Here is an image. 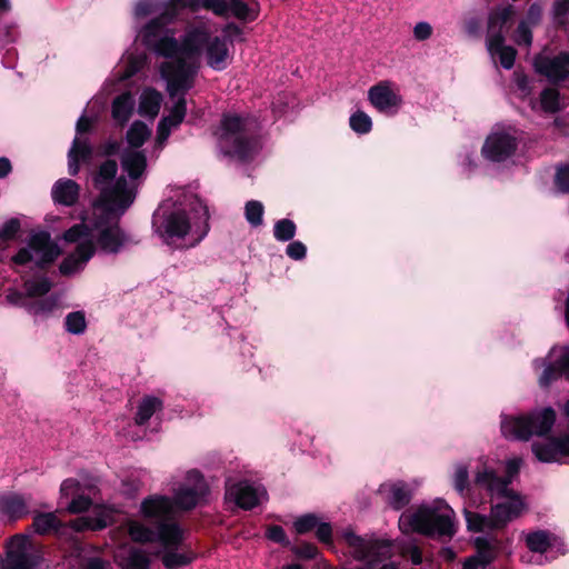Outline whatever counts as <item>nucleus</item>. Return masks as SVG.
<instances>
[{
  "label": "nucleus",
  "mask_w": 569,
  "mask_h": 569,
  "mask_svg": "<svg viewBox=\"0 0 569 569\" xmlns=\"http://www.w3.org/2000/svg\"><path fill=\"white\" fill-rule=\"evenodd\" d=\"M211 32L204 27L188 30L181 41V54L191 59L199 57L211 38Z\"/></svg>",
  "instance_id": "nucleus-19"
},
{
  "label": "nucleus",
  "mask_w": 569,
  "mask_h": 569,
  "mask_svg": "<svg viewBox=\"0 0 569 569\" xmlns=\"http://www.w3.org/2000/svg\"><path fill=\"white\" fill-rule=\"evenodd\" d=\"M118 566L120 569H150L151 559L144 550L131 547L127 555L119 559Z\"/></svg>",
  "instance_id": "nucleus-29"
},
{
  "label": "nucleus",
  "mask_w": 569,
  "mask_h": 569,
  "mask_svg": "<svg viewBox=\"0 0 569 569\" xmlns=\"http://www.w3.org/2000/svg\"><path fill=\"white\" fill-rule=\"evenodd\" d=\"M147 49L156 52L160 57L168 59L176 58V60L179 58V53H181V44L176 38L169 36L156 40Z\"/></svg>",
  "instance_id": "nucleus-34"
},
{
  "label": "nucleus",
  "mask_w": 569,
  "mask_h": 569,
  "mask_svg": "<svg viewBox=\"0 0 569 569\" xmlns=\"http://www.w3.org/2000/svg\"><path fill=\"white\" fill-rule=\"evenodd\" d=\"M133 200L134 194L128 189L126 178L119 177L112 187L104 188L100 192L98 200V207L102 210L100 216L121 219Z\"/></svg>",
  "instance_id": "nucleus-7"
},
{
  "label": "nucleus",
  "mask_w": 569,
  "mask_h": 569,
  "mask_svg": "<svg viewBox=\"0 0 569 569\" xmlns=\"http://www.w3.org/2000/svg\"><path fill=\"white\" fill-rule=\"evenodd\" d=\"M319 517L316 513H306L303 516L298 517L293 522V529L297 535H307L313 530L319 522Z\"/></svg>",
  "instance_id": "nucleus-55"
},
{
  "label": "nucleus",
  "mask_w": 569,
  "mask_h": 569,
  "mask_svg": "<svg viewBox=\"0 0 569 569\" xmlns=\"http://www.w3.org/2000/svg\"><path fill=\"white\" fill-rule=\"evenodd\" d=\"M150 137L151 130L141 120L133 121L126 133L127 142L133 150L141 148Z\"/></svg>",
  "instance_id": "nucleus-35"
},
{
  "label": "nucleus",
  "mask_w": 569,
  "mask_h": 569,
  "mask_svg": "<svg viewBox=\"0 0 569 569\" xmlns=\"http://www.w3.org/2000/svg\"><path fill=\"white\" fill-rule=\"evenodd\" d=\"M229 58V48L226 39L218 36H211L206 46L207 64L216 71H222L227 68Z\"/></svg>",
  "instance_id": "nucleus-21"
},
{
  "label": "nucleus",
  "mask_w": 569,
  "mask_h": 569,
  "mask_svg": "<svg viewBox=\"0 0 569 569\" xmlns=\"http://www.w3.org/2000/svg\"><path fill=\"white\" fill-rule=\"evenodd\" d=\"M508 499L505 502L491 505V531L501 530L513 519L518 518L525 509V502L519 492L516 497H503Z\"/></svg>",
  "instance_id": "nucleus-13"
},
{
  "label": "nucleus",
  "mask_w": 569,
  "mask_h": 569,
  "mask_svg": "<svg viewBox=\"0 0 569 569\" xmlns=\"http://www.w3.org/2000/svg\"><path fill=\"white\" fill-rule=\"evenodd\" d=\"M297 231L296 223L287 218L278 220L273 226V237L280 242L291 241Z\"/></svg>",
  "instance_id": "nucleus-49"
},
{
  "label": "nucleus",
  "mask_w": 569,
  "mask_h": 569,
  "mask_svg": "<svg viewBox=\"0 0 569 569\" xmlns=\"http://www.w3.org/2000/svg\"><path fill=\"white\" fill-rule=\"evenodd\" d=\"M163 407V402L161 399L153 396H146L142 398L141 402L138 406L134 422L138 426L146 425L150 418L154 415L156 411L161 410Z\"/></svg>",
  "instance_id": "nucleus-32"
},
{
  "label": "nucleus",
  "mask_w": 569,
  "mask_h": 569,
  "mask_svg": "<svg viewBox=\"0 0 569 569\" xmlns=\"http://www.w3.org/2000/svg\"><path fill=\"white\" fill-rule=\"evenodd\" d=\"M229 11L239 20L253 21L257 13L242 0H229Z\"/></svg>",
  "instance_id": "nucleus-54"
},
{
  "label": "nucleus",
  "mask_w": 569,
  "mask_h": 569,
  "mask_svg": "<svg viewBox=\"0 0 569 569\" xmlns=\"http://www.w3.org/2000/svg\"><path fill=\"white\" fill-rule=\"evenodd\" d=\"M350 128L359 134L369 133L372 129L371 118L363 111L358 110L350 116Z\"/></svg>",
  "instance_id": "nucleus-53"
},
{
  "label": "nucleus",
  "mask_w": 569,
  "mask_h": 569,
  "mask_svg": "<svg viewBox=\"0 0 569 569\" xmlns=\"http://www.w3.org/2000/svg\"><path fill=\"white\" fill-rule=\"evenodd\" d=\"M94 241L100 251L107 254H118L132 243L131 236L120 226V219L99 216L94 223Z\"/></svg>",
  "instance_id": "nucleus-6"
},
{
  "label": "nucleus",
  "mask_w": 569,
  "mask_h": 569,
  "mask_svg": "<svg viewBox=\"0 0 569 569\" xmlns=\"http://www.w3.org/2000/svg\"><path fill=\"white\" fill-rule=\"evenodd\" d=\"M187 114V100L184 97H180L176 103L173 104L170 113L167 117H163L161 121L170 124L171 127H178L184 120Z\"/></svg>",
  "instance_id": "nucleus-51"
},
{
  "label": "nucleus",
  "mask_w": 569,
  "mask_h": 569,
  "mask_svg": "<svg viewBox=\"0 0 569 569\" xmlns=\"http://www.w3.org/2000/svg\"><path fill=\"white\" fill-rule=\"evenodd\" d=\"M120 163L129 178L137 180L144 173L148 160L144 151L126 149L121 153Z\"/></svg>",
  "instance_id": "nucleus-22"
},
{
  "label": "nucleus",
  "mask_w": 569,
  "mask_h": 569,
  "mask_svg": "<svg viewBox=\"0 0 569 569\" xmlns=\"http://www.w3.org/2000/svg\"><path fill=\"white\" fill-rule=\"evenodd\" d=\"M186 8L197 12V4L193 0H169L163 6V11L159 14L164 22L171 23L179 12Z\"/></svg>",
  "instance_id": "nucleus-40"
},
{
  "label": "nucleus",
  "mask_w": 569,
  "mask_h": 569,
  "mask_svg": "<svg viewBox=\"0 0 569 569\" xmlns=\"http://www.w3.org/2000/svg\"><path fill=\"white\" fill-rule=\"evenodd\" d=\"M263 204L260 201L257 200H250L246 203L244 207V216L247 221L252 227H258L262 224V217H263Z\"/></svg>",
  "instance_id": "nucleus-56"
},
{
  "label": "nucleus",
  "mask_w": 569,
  "mask_h": 569,
  "mask_svg": "<svg viewBox=\"0 0 569 569\" xmlns=\"http://www.w3.org/2000/svg\"><path fill=\"white\" fill-rule=\"evenodd\" d=\"M540 106L547 113H557L561 110L560 92L556 88H545L540 92Z\"/></svg>",
  "instance_id": "nucleus-44"
},
{
  "label": "nucleus",
  "mask_w": 569,
  "mask_h": 569,
  "mask_svg": "<svg viewBox=\"0 0 569 569\" xmlns=\"http://www.w3.org/2000/svg\"><path fill=\"white\" fill-rule=\"evenodd\" d=\"M518 148L516 137L506 132H495L487 137L481 152L486 159L502 162L515 154Z\"/></svg>",
  "instance_id": "nucleus-12"
},
{
  "label": "nucleus",
  "mask_w": 569,
  "mask_h": 569,
  "mask_svg": "<svg viewBox=\"0 0 569 569\" xmlns=\"http://www.w3.org/2000/svg\"><path fill=\"white\" fill-rule=\"evenodd\" d=\"M526 546L531 552L545 553L552 546V535L547 530H536L527 535Z\"/></svg>",
  "instance_id": "nucleus-37"
},
{
  "label": "nucleus",
  "mask_w": 569,
  "mask_h": 569,
  "mask_svg": "<svg viewBox=\"0 0 569 569\" xmlns=\"http://www.w3.org/2000/svg\"><path fill=\"white\" fill-rule=\"evenodd\" d=\"M109 525V517L103 513L97 516H82L69 522V527L76 532L99 531Z\"/></svg>",
  "instance_id": "nucleus-30"
},
{
  "label": "nucleus",
  "mask_w": 569,
  "mask_h": 569,
  "mask_svg": "<svg viewBox=\"0 0 569 569\" xmlns=\"http://www.w3.org/2000/svg\"><path fill=\"white\" fill-rule=\"evenodd\" d=\"M473 483L476 487L486 490L490 498L516 497L517 491L507 488L506 482L502 481L496 469L487 465L477 469Z\"/></svg>",
  "instance_id": "nucleus-16"
},
{
  "label": "nucleus",
  "mask_w": 569,
  "mask_h": 569,
  "mask_svg": "<svg viewBox=\"0 0 569 569\" xmlns=\"http://www.w3.org/2000/svg\"><path fill=\"white\" fill-rule=\"evenodd\" d=\"M221 132L218 138L244 134L246 120L239 114L223 113L220 120Z\"/></svg>",
  "instance_id": "nucleus-33"
},
{
  "label": "nucleus",
  "mask_w": 569,
  "mask_h": 569,
  "mask_svg": "<svg viewBox=\"0 0 569 569\" xmlns=\"http://www.w3.org/2000/svg\"><path fill=\"white\" fill-rule=\"evenodd\" d=\"M227 495L243 510H252L259 505L256 488L247 481H240L227 488Z\"/></svg>",
  "instance_id": "nucleus-20"
},
{
  "label": "nucleus",
  "mask_w": 569,
  "mask_h": 569,
  "mask_svg": "<svg viewBox=\"0 0 569 569\" xmlns=\"http://www.w3.org/2000/svg\"><path fill=\"white\" fill-rule=\"evenodd\" d=\"M129 536L133 542L151 543L154 542L156 528H150L141 522L133 521L129 525Z\"/></svg>",
  "instance_id": "nucleus-43"
},
{
  "label": "nucleus",
  "mask_w": 569,
  "mask_h": 569,
  "mask_svg": "<svg viewBox=\"0 0 569 569\" xmlns=\"http://www.w3.org/2000/svg\"><path fill=\"white\" fill-rule=\"evenodd\" d=\"M198 67L187 62L184 58H178L174 63H164L161 68L163 78L167 79V91L171 98L184 94L193 87Z\"/></svg>",
  "instance_id": "nucleus-8"
},
{
  "label": "nucleus",
  "mask_w": 569,
  "mask_h": 569,
  "mask_svg": "<svg viewBox=\"0 0 569 569\" xmlns=\"http://www.w3.org/2000/svg\"><path fill=\"white\" fill-rule=\"evenodd\" d=\"M39 565V558L31 553L6 552L2 562L3 569H34Z\"/></svg>",
  "instance_id": "nucleus-36"
},
{
  "label": "nucleus",
  "mask_w": 569,
  "mask_h": 569,
  "mask_svg": "<svg viewBox=\"0 0 569 569\" xmlns=\"http://www.w3.org/2000/svg\"><path fill=\"white\" fill-rule=\"evenodd\" d=\"M152 228L169 244L173 239H183L192 224L184 209L158 208L152 216Z\"/></svg>",
  "instance_id": "nucleus-4"
},
{
  "label": "nucleus",
  "mask_w": 569,
  "mask_h": 569,
  "mask_svg": "<svg viewBox=\"0 0 569 569\" xmlns=\"http://www.w3.org/2000/svg\"><path fill=\"white\" fill-rule=\"evenodd\" d=\"M140 512L153 527L159 522L172 520L174 517L172 499L160 495L149 496L142 500Z\"/></svg>",
  "instance_id": "nucleus-15"
},
{
  "label": "nucleus",
  "mask_w": 569,
  "mask_h": 569,
  "mask_svg": "<svg viewBox=\"0 0 569 569\" xmlns=\"http://www.w3.org/2000/svg\"><path fill=\"white\" fill-rule=\"evenodd\" d=\"M341 537L357 561L370 559L371 562H378L392 556V545L388 540L359 536L352 529L343 530Z\"/></svg>",
  "instance_id": "nucleus-5"
},
{
  "label": "nucleus",
  "mask_w": 569,
  "mask_h": 569,
  "mask_svg": "<svg viewBox=\"0 0 569 569\" xmlns=\"http://www.w3.org/2000/svg\"><path fill=\"white\" fill-rule=\"evenodd\" d=\"M23 287L29 299L43 298L51 290L52 283L47 277H42L39 280H26Z\"/></svg>",
  "instance_id": "nucleus-48"
},
{
  "label": "nucleus",
  "mask_w": 569,
  "mask_h": 569,
  "mask_svg": "<svg viewBox=\"0 0 569 569\" xmlns=\"http://www.w3.org/2000/svg\"><path fill=\"white\" fill-rule=\"evenodd\" d=\"M455 490L465 496L470 491L469 471L466 465H457L452 479Z\"/></svg>",
  "instance_id": "nucleus-52"
},
{
  "label": "nucleus",
  "mask_w": 569,
  "mask_h": 569,
  "mask_svg": "<svg viewBox=\"0 0 569 569\" xmlns=\"http://www.w3.org/2000/svg\"><path fill=\"white\" fill-rule=\"evenodd\" d=\"M80 187L71 179H59L52 187L51 196L56 203L71 207L79 199Z\"/></svg>",
  "instance_id": "nucleus-24"
},
{
  "label": "nucleus",
  "mask_w": 569,
  "mask_h": 569,
  "mask_svg": "<svg viewBox=\"0 0 569 569\" xmlns=\"http://www.w3.org/2000/svg\"><path fill=\"white\" fill-rule=\"evenodd\" d=\"M89 236V227L86 223H77L64 231L63 240L69 243H76L82 238H87Z\"/></svg>",
  "instance_id": "nucleus-61"
},
{
  "label": "nucleus",
  "mask_w": 569,
  "mask_h": 569,
  "mask_svg": "<svg viewBox=\"0 0 569 569\" xmlns=\"http://www.w3.org/2000/svg\"><path fill=\"white\" fill-rule=\"evenodd\" d=\"M264 536L268 540L279 543L284 548H288L291 545L284 529L279 525H269L266 529Z\"/></svg>",
  "instance_id": "nucleus-59"
},
{
  "label": "nucleus",
  "mask_w": 569,
  "mask_h": 569,
  "mask_svg": "<svg viewBox=\"0 0 569 569\" xmlns=\"http://www.w3.org/2000/svg\"><path fill=\"white\" fill-rule=\"evenodd\" d=\"M465 519L467 522V529L471 532H483L485 530H491V518L478 512L469 511L465 509Z\"/></svg>",
  "instance_id": "nucleus-45"
},
{
  "label": "nucleus",
  "mask_w": 569,
  "mask_h": 569,
  "mask_svg": "<svg viewBox=\"0 0 569 569\" xmlns=\"http://www.w3.org/2000/svg\"><path fill=\"white\" fill-rule=\"evenodd\" d=\"M378 492L385 495L386 503L396 511L407 507L412 499L409 485L402 480L385 482L380 485Z\"/></svg>",
  "instance_id": "nucleus-17"
},
{
  "label": "nucleus",
  "mask_w": 569,
  "mask_h": 569,
  "mask_svg": "<svg viewBox=\"0 0 569 569\" xmlns=\"http://www.w3.org/2000/svg\"><path fill=\"white\" fill-rule=\"evenodd\" d=\"M31 527L38 535L50 533L59 535L67 527L54 512H37L33 517Z\"/></svg>",
  "instance_id": "nucleus-26"
},
{
  "label": "nucleus",
  "mask_w": 569,
  "mask_h": 569,
  "mask_svg": "<svg viewBox=\"0 0 569 569\" xmlns=\"http://www.w3.org/2000/svg\"><path fill=\"white\" fill-rule=\"evenodd\" d=\"M162 96L156 89L143 91L140 97L138 112L140 116L156 118L160 111Z\"/></svg>",
  "instance_id": "nucleus-31"
},
{
  "label": "nucleus",
  "mask_w": 569,
  "mask_h": 569,
  "mask_svg": "<svg viewBox=\"0 0 569 569\" xmlns=\"http://www.w3.org/2000/svg\"><path fill=\"white\" fill-rule=\"evenodd\" d=\"M56 308L57 301L51 297L40 298L38 300H30L29 305H26V310L28 311V313L34 317L47 318L53 312Z\"/></svg>",
  "instance_id": "nucleus-42"
},
{
  "label": "nucleus",
  "mask_w": 569,
  "mask_h": 569,
  "mask_svg": "<svg viewBox=\"0 0 569 569\" xmlns=\"http://www.w3.org/2000/svg\"><path fill=\"white\" fill-rule=\"evenodd\" d=\"M134 101L130 92H122L117 96L111 104V116L120 124H126L133 112Z\"/></svg>",
  "instance_id": "nucleus-28"
},
{
  "label": "nucleus",
  "mask_w": 569,
  "mask_h": 569,
  "mask_svg": "<svg viewBox=\"0 0 569 569\" xmlns=\"http://www.w3.org/2000/svg\"><path fill=\"white\" fill-rule=\"evenodd\" d=\"M290 551L299 559L311 560L315 559L319 552L316 545L311 542H302L298 546L290 545Z\"/></svg>",
  "instance_id": "nucleus-64"
},
{
  "label": "nucleus",
  "mask_w": 569,
  "mask_h": 569,
  "mask_svg": "<svg viewBox=\"0 0 569 569\" xmlns=\"http://www.w3.org/2000/svg\"><path fill=\"white\" fill-rule=\"evenodd\" d=\"M209 218V210L203 206L201 208V214L199 216L201 223H193V233L196 234L194 244L199 243L208 234L210 230Z\"/></svg>",
  "instance_id": "nucleus-60"
},
{
  "label": "nucleus",
  "mask_w": 569,
  "mask_h": 569,
  "mask_svg": "<svg viewBox=\"0 0 569 569\" xmlns=\"http://www.w3.org/2000/svg\"><path fill=\"white\" fill-rule=\"evenodd\" d=\"M533 66L551 83L563 82L569 78V51H561L551 58L538 54Z\"/></svg>",
  "instance_id": "nucleus-11"
},
{
  "label": "nucleus",
  "mask_w": 569,
  "mask_h": 569,
  "mask_svg": "<svg viewBox=\"0 0 569 569\" xmlns=\"http://www.w3.org/2000/svg\"><path fill=\"white\" fill-rule=\"evenodd\" d=\"M66 331L72 335H81L86 331L87 321L83 311H72L64 319Z\"/></svg>",
  "instance_id": "nucleus-50"
},
{
  "label": "nucleus",
  "mask_w": 569,
  "mask_h": 569,
  "mask_svg": "<svg viewBox=\"0 0 569 569\" xmlns=\"http://www.w3.org/2000/svg\"><path fill=\"white\" fill-rule=\"evenodd\" d=\"M153 556L161 559L166 569H179L189 566L197 558L196 552L191 549H186L182 552H178V549L158 550Z\"/></svg>",
  "instance_id": "nucleus-25"
},
{
  "label": "nucleus",
  "mask_w": 569,
  "mask_h": 569,
  "mask_svg": "<svg viewBox=\"0 0 569 569\" xmlns=\"http://www.w3.org/2000/svg\"><path fill=\"white\" fill-rule=\"evenodd\" d=\"M32 251L40 256L34 261V266L42 271L52 266L62 253L60 247L51 239L48 231H39L30 236L28 247L20 248L11 260L17 266H26L33 261Z\"/></svg>",
  "instance_id": "nucleus-3"
},
{
  "label": "nucleus",
  "mask_w": 569,
  "mask_h": 569,
  "mask_svg": "<svg viewBox=\"0 0 569 569\" xmlns=\"http://www.w3.org/2000/svg\"><path fill=\"white\" fill-rule=\"evenodd\" d=\"M531 450L536 458L541 462L549 463L558 460V455L552 437L548 442L532 443Z\"/></svg>",
  "instance_id": "nucleus-47"
},
{
  "label": "nucleus",
  "mask_w": 569,
  "mask_h": 569,
  "mask_svg": "<svg viewBox=\"0 0 569 569\" xmlns=\"http://www.w3.org/2000/svg\"><path fill=\"white\" fill-rule=\"evenodd\" d=\"M197 11L200 8L212 11L218 17H226L229 12V1L226 0H193Z\"/></svg>",
  "instance_id": "nucleus-57"
},
{
  "label": "nucleus",
  "mask_w": 569,
  "mask_h": 569,
  "mask_svg": "<svg viewBox=\"0 0 569 569\" xmlns=\"http://www.w3.org/2000/svg\"><path fill=\"white\" fill-rule=\"evenodd\" d=\"M168 22H164L160 16L151 19L142 29L141 40L146 48L152 44L156 40L162 38V32L164 28L168 26Z\"/></svg>",
  "instance_id": "nucleus-39"
},
{
  "label": "nucleus",
  "mask_w": 569,
  "mask_h": 569,
  "mask_svg": "<svg viewBox=\"0 0 569 569\" xmlns=\"http://www.w3.org/2000/svg\"><path fill=\"white\" fill-rule=\"evenodd\" d=\"M368 100L381 113L395 116L402 104V98L390 87V82L380 81L368 91Z\"/></svg>",
  "instance_id": "nucleus-14"
},
{
  "label": "nucleus",
  "mask_w": 569,
  "mask_h": 569,
  "mask_svg": "<svg viewBox=\"0 0 569 569\" xmlns=\"http://www.w3.org/2000/svg\"><path fill=\"white\" fill-rule=\"evenodd\" d=\"M118 163L113 159H108L102 162L98 171L93 176V183L96 187L100 184L110 183L117 176Z\"/></svg>",
  "instance_id": "nucleus-46"
},
{
  "label": "nucleus",
  "mask_w": 569,
  "mask_h": 569,
  "mask_svg": "<svg viewBox=\"0 0 569 569\" xmlns=\"http://www.w3.org/2000/svg\"><path fill=\"white\" fill-rule=\"evenodd\" d=\"M0 511L11 520H18L28 515V507L21 495L10 492L0 497Z\"/></svg>",
  "instance_id": "nucleus-27"
},
{
  "label": "nucleus",
  "mask_w": 569,
  "mask_h": 569,
  "mask_svg": "<svg viewBox=\"0 0 569 569\" xmlns=\"http://www.w3.org/2000/svg\"><path fill=\"white\" fill-rule=\"evenodd\" d=\"M515 14L513 7L508 4L502 9L492 10L488 17V30H503Z\"/></svg>",
  "instance_id": "nucleus-41"
},
{
  "label": "nucleus",
  "mask_w": 569,
  "mask_h": 569,
  "mask_svg": "<svg viewBox=\"0 0 569 569\" xmlns=\"http://www.w3.org/2000/svg\"><path fill=\"white\" fill-rule=\"evenodd\" d=\"M556 422V411L551 407L537 412L511 417L501 420V433L506 438L527 441L532 435L547 436Z\"/></svg>",
  "instance_id": "nucleus-2"
},
{
  "label": "nucleus",
  "mask_w": 569,
  "mask_h": 569,
  "mask_svg": "<svg viewBox=\"0 0 569 569\" xmlns=\"http://www.w3.org/2000/svg\"><path fill=\"white\" fill-rule=\"evenodd\" d=\"M73 150V157L82 162H87L92 158L93 149L87 139L76 137L69 151Z\"/></svg>",
  "instance_id": "nucleus-58"
},
{
  "label": "nucleus",
  "mask_w": 569,
  "mask_h": 569,
  "mask_svg": "<svg viewBox=\"0 0 569 569\" xmlns=\"http://www.w3.org/2000/svg\"><path fill=\"white\" fill-rule=\"evenodd\" d=\"M156 528L154 542H159L164 549H179L184 540V532L180 523L172 518L164 522H159Z\"/></svg>",
  "instance_id": "nucleus-18"
},
{
  "label": "nucleus",
  "mask_w": 569,
  "mask_h": 569,
  "mask_svg": "<svg viewBox=\"0 0 569 569\" xmlns=\"http://www.w3.org/2000/svg\"><path fill=\"white\" fill-rule=\"evenodd\" d=\"M30 545V540L28 536L24 535H14L12 536L7 545H6V552H12V553H29L28 547Z\"/></svg>",
  "instance_id": "nucleus-63"
},
{
  "label": "nucleus",
  "mask_w": 569,
  "mask_h": 569,
  "mask_svg": "<svg viewBox=\"0 0 569 569\" xmlns=\"http://www.w3.org/2000/svg\"><path fill=\"white\" fill-rule=\"evenodd\" d=\"M187 480L189 486L181 487L172 500L173 507L189 511L206 501L210 493L209 486L202 473L196 469L188 471Z\"/></svg>",
  "instance_id": "nucleus-9"
},
{
  "label": "nucleus",
  "mask_w": 569,
  "mask_h": 569,
  "mask_svg": "<svg viewBox=\"0 0 569 569\" xmlns=\"http://www.w3.org/2000/svg\"><path fill=\"white\" fill-rule=\"evenodd\" d=\"M473 545L476 548V555L471 557L481 562L482 568H486L496 559L497 552L489 538L477 537Z\"/></svg>",
  "instance_id": "nucleus-38"
},
{
  "label": "nucleus",
  "mask_w": 569,
  "mask_h": 569,
  "mask_svg": "<svg viewBox=\"0 0 569 569\" xmlns=\"http://www.w3.org/2000/svg\"><path fill=\"white\" fill-rule=\"evenodd\" d=\"M562 376L569 380V348H566L556 361L546 366L539 378V385L540 387L548 388Z\"/></svg>",
  "instance_id": "nucleus-23"
},
{
  "label": "nucleus",
  "mask_w": 569,
  "mask_h": 569,
  "mask_svg": "<svg viewBox=\"0 0 569 569\" xmlns=\"http://www.w3.org/2000/svg\"><path fill=\"white\" fill-rule=\"evenodd\" d=\"M97 248L96 241L93 242L90 239L81 241L76 247V258L80 263H86L93 257Z\"/></svg>",
  "instance_id": "nucleus-62"
},
{
  "label": "nucleus",
  "mask_w": 569,
  "mask_h": 569,
  "mask_svg": "<svg viewBox=\"0 0 569 569\" xmlns=\"http://www.w3.org/2000/svg\"><path fill=\"white\" fill-rule=\"evenodd\" d=\"M218 148L224 157L236 159L241 163H248L254 158L256 140L246 133L218 138Z\"/></svg>",
  "instance_id": "nucleus-10"
},
{
  "label": "nucleus",
  "mask_w": 569,
  "mask_h": 569,
  "mask_svg": "<svg viewBox=\"0 0 569 569\" xmlns=\"http://www.w3.org/2000/svg\"><path fill=\"white\" fill-rule=\"evenodd\" d=\"M405 521L413 532L428 538L450 540L457 532L455 511L441 499L436 500L432 506L421 505L412 513L402 515L400 525Z\"/></svg>",
  "instance_id": "nucleus-1"
}]
</instances>
